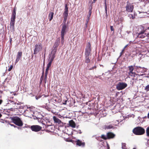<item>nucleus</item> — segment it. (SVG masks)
Segmentation results:
<instances>
[{
    "label": "nucleus",
    "instance_id": "1",
    "mask_svg": "<svg viewBox=\"0 0 149 149\" xmlns=\"http://www.w3.org/2000/svg\"><path fill=\"white\" fill-rule=\"evenodd\" d=\"M10 119L12 122L16 125L21 127L23 125V122L21 119L17 116H13L10 117Z\"/></svg>",
    "mask_w": 149,
    "mask_h": 149
},
{
    "label": "nucleus",
    "instance_id": "2",
    "mask_svg": "<svg viewBox=\"0 0 149 149\" xmlns=\"http://www.w3.org/2000/svg\"><path fill=\"white\" fill-rule=\"evenodd\" d=\"M133 132L135 135H141L145 133V130L143 128L139 126L134 128Z\"/></svg>",
    "mask_w": 149,
    "mask_h": 149
},
{
    "label": "nucleus",
    "instance_id": "3",
    "mask_svg": "<svg viewBox=\"0 0 149 149\" xmlns=\"http://www.w3.org/2000/svg\"><path fill=\"white\" fill-rule=\"evenodd\" d=\"M38 121L39 122H40L45 125V128H48L49 127L52 126L51 123H50L48 120H45L42 118H40L38 120ZM43 127L44 128L45 127Z\"/></svg>",
    "mask_w": 149,
    "mask_h": 149
},
{
    "label": "nucleus",
    "instance_id": "4",
    "mask_svg": "<svg viewBox=\"0 0 149 149\" xmlns=\"http://www.w3.org/2000/svg\"><path fill=\"white\" fill-rule=\"evenodd\" d=\"M127 86V84L125 83L124 82H119L116 85V88L118 91L122 90Z\"/></svg>",
    "mask_w": 149,
    "mask_h": 149
},
{
    "label": "nucleus",
    "instance_id": "5",
    "mask_svg": "<svg viewBox=\"0 0 149 149\" xmlns=\"http://www.w3.org/2000/svg\"><path fill=\"white\" fill-rule=\"evenodd\" d=\"M91 50V44L90 42H88L87 43L85 49V55L90 56Z\"/></svg>",
    "mask_w": 149,
    "mask_h": 149
},
{
    "label": "nucleus",
    "instance_id": "6",
    "mask_svg": "<svg viewBox=\"0 0 149 149\" xmlns=\"http://www.w3.org/2000/svg\"><path fill=\"white\" fill-rule=\"evenodd\" d=\"M35 48L34 50V54H37L40 51H41L42 49V47L41 43L38 45H35Z\"/></svg>",
    "mask_w": 149,
    "mask_h": 149
},
{
    "label": "nucleus",
    "instance_id": "7",
    "mask_svg": "<svg viewBox=\"0 0 149 149\" xmlns=\"http://www.w3.org/2000/svg\"><path fill=\"white\" fill-rule=\"evenodd\" d=\"M128 68L129 70L128 73L129 76L134 77L136 74L135 72H133L134 70L133 66L132 65L128 67Z\"/></svg>",
    "mask_w": 149,
    "mask_h": 149
},
{
    "label": "nucleus",
    "instance_id": "8",
    "mask_svg": "<svg viewBox=\"0 0 149 149\" xmlns=\"http://www.w3.org/2000/svg\"><path fill=\"white\" fill-rule=\"evenodd\" d=\"M31 128L32 131L37 132L40 130L42 129V127L38 125H33L31 126Z\"/></svg>",
    "mask_w": 149,
    "mask_h": 149
},
{
    "label": "nucleus",
    "instance_id": "9",
    "mask_svg": "<svg viewBox=\"0 0 149 149\" xmlns=\"http://www.w3.org/2000/svg\"><path fill=\"white\" fill-rule=\"evenodd\" d=\"M125 8L126 11L129 12H132L134 9L133 5L130 3H127Z\"/></svg>",
    "mask_w": 149,
    "mask_h": 149
},
{
    "label": "nucleus",
    "instance_id": "10",
    "mask_svg": "<svg viewBox=\"0 0 149 149\" xmlns=\"http://www.w3.org/2000/svg\"><path fill=\"white\" fill-rule=\"evenodd\" d=\"M53 119L54 122L58 123L60 126H63L64 125L63 123L58 118H57L56 116H54L53 117Z\"/></svg>",
    "mask_w": 149,
    "mask_h": 149
},
{
    "label": "nucleus",
    "instance_id": "11",
    "mask_svg": "<svg viewBox=\"0 0 149 149\" xmlns=\"http://www.w3.org/2000/svg\"><path fill=\"white\" fill-rule=\"evenodd\" d=\"M64 18H67L68 15V8L67 4H65L64 8V11L63 14Z\"/></svg>",
    "mask_w": 149,
    "mask_h": 149
},
{
    "label": "nucleus",
    "instance_id": "12",
    "mask_svg": "<svg viewBox=\"0 0 149 149\" xmlns=\"http://www.w3.org/2000/svg\"><path fill=\"white\" fill-rule=\"evenodd\" d=\"M66 28L67 26L66 24H63L61 31V36H64L66 32Z\"/></svg>",
    "mask_w": 149,
    "mask_h": 149
},
{
    "label": "nucleus",
    "instance_id": "13",
    "mask_svg": "<svg viewBox=\"0 0 149 149\" xmlns=\"http://www.w3.org/2000/svg\"><path fill=\"white\" fill-rule=\"evenodd\" d=\"M76 145L79 146H81L84 147L85 145V143L84 142H83L80 140L78 139L76 141Z\"/></svg>",
    "mask_w": 149,
    "mask_h": 149
},
{
    "label": "nucleus",
    "instance_id": "14",
    "mask_svg": "<svg viewBox=\"0 0 149 149\" xmlns=\"http://www.w3.org/2000/svg\"><path fill=\"white\" fill-rule=\"evenodd\" d=\"M22 56V52H17L16 55V58L15 61V63H17L21 58Z\"/></svg>",
    "mask_w": 149,
    "mask_h": 149
},
{
    "label": "nucleus",
    "instance_id": "15",
    "mask_svg": "<svg viewBox=\"0 0 149 149\" xmlns=\"http://www.w3.org/2000/svg\"><path fill=\"white\" fill-rule=\"evenodd\" d=\"M145 31H143L140 32L138 34V38H143L147 36V35L144 33Z\"/></svg>",
    "mask_w": 149,
    "mask_h": 149
},
{
    "label": "nucleus",
    "instance_id": "16",
    "mask_svg": "<svg viewBox=\"0 0 149 149\" xmlns=\"http://www.w3.org/2000/svg\"><path fill=\"white\" fill-rule=\"evenodd\" d=\"M56 49H55L54 51V50H53L52 52L51 55L49 57V59L50 61H53L54 58L55 57V55L56 53Z\"/></svg>",
    "mask_w": 149,
    "mask_h": 149
},
{
    "label": "nucleus",
    "instance_id": "17",
    "mask_svg": "<svg viewBox=\"0 0 149 149\" xmlns=\"http://www.w3.org/2000/svg\"><path fill=\"white\" fill-rule=\"evenodd\" d=\"M107 139H113L114 138L115 135L112 132H109L107 133Z\"/></svg>",
    "mask_w": 149,
    "mask_h": 149
},
{
    "label": "nucleus",
    "instance_id": "18",
    "mask_svg": "<svg viewBox=\"0 0 149 149\" xmlns=\"http://www.w3.org/2000/svg\"><path fill=\"white\" fill-rule=\"evenodd\" d=\"M16 9L15 8H14L11 16V21H15L16 18Z\"/></svg>",
    "mask_w": 149,
    "mask_h": 149
},
{
    "label": "nucleus",
    "instance_id": "19",
    "mask_svg": "<svg viewBox=\"0 0 149 149\" xmlns=\"http://www.w3.org/2000/svg\"><path fill=\"white\" fill-rule=\"evenodd\" d=\"M69 124L70 126L73 128H75L76 127V124L73 120L69 121Z\"/></svg>",
    "mask_w": 149,
    "mask_h": 149
},
{
    "label": "nucleus",
    "instance_id": "20",
    "mask_svg": "<svg viewBox=\"0 0 149 149\" xmlns=\"http://www.w3.org/2000/svg\"><path fill=\"white\" fill-rule=\"evenodd\" d=\"M54 13L53 12H50L48 18L49 19V21H51L53 19L54 16Z\"/></svg>",
    "mask_w": 149,
    "mask_h": 149
},
{
    "label": "nucleus",
    "instance_id": "21",
    "mask_svg": "<svg viewBox=\"0 0 149 149\" xmlns=\"http://www.w3.org/2000/svg\"><path fill=\"white\" fill-rule=\"evenodd\" d=\"M15 21H11L10 23V28L14 30Z\"/></svg>",
    "mask_w": 149,
    "mask_h": 149
},
{
    "label": "nucleus",
    "instance_id": "22",
    "mask_svg": "<svg viewBox=\"0 0 149 149\" xmlns=\"http://www.w3.org/2000/svg\"><path fill=\"white\" fill-rule=\"evenodd\" d=\"M85 58L86 63H88L90 62L91 58H90L89 56L85 55Z\"/></svg>",
    "mask_w": 149,
    "mask_h": 149
},
{
    "label": "nucleus",
    "instance_id": "23",
    "mask_svg": "<svg viewBox=\"0 0 149 149\" xmlns=\"http://www.w3.org/2000/svg\"><path fill=\"white\" fill-rule=\"evenodd\" d=\"M60 43V41L59 40H57L55 43L54 47V48H57L58 46Z\"/></svg>",
    "mask_w": 149,
    "mask_h": 149
},
{
    "label": "nucleus",
    "instance_id": "24",
    "mask_svg": "<svg viewBox=\"0 0 149 149\" xmlns=\"http://www.w3.org/2000/svg\"><path fill=\"white\" fill-rule=\"evenodd\" d=\"M122 148L123 149H127L126 144L125 143H122Z\"/></svg>",
    "mask_w": 149,
    "mask_h": 149
},
{
    "label": "nucleus",
    "instance_id": "25",
    "mask_svg": "<svg viewBox=\"0 0 149 149\" xmlns=\"http://www.w3.org/2000/svg\"><path fill=\"white\" fill-rule=\"evenodd\" d=\"M113 126L111 125H109L106 126L105 127V128L107 129H110L113 128Z\"/></svg>",
    "mask_w": 149,
    "mask_h": 149
},
{
    "label": "nucleus",
    "instance_id": "26",
    "mask_svg": "<svg viewBox=\"0 0 149 149\" xmlns=\"http://www.w3.org/2000/svg\"><path fill=\"white\" fill-rule=\"evenodd\" d=\"M101 138L104 140H107V136H105L104 135L102 134L101 136Z\"/></svg>",
    "mask_w": 149,
    "mask_h": 149
},
{
    "label": "nucleus",
    "instance_id": "27",
    "mask_svg": "<svg viewBox=\"0 0 149 149\" xmlns=\"http://www.w3.org/2000/svg\"><path fill=\"white\" fill-rule=\"evenodd\" d=\"M146 135L149 137V127H147L146 130Z\"/></svg>",
    "mask_w": 149,
    "mask_h": 149
},
{
    "label": "nucleus",
    "instance_id": "28",
    "mask_svg": "<svg viewBox=\"0 0 149 149\" xmlns=\"http://www.w3.org/2000/svg\"><path fill=\"white\" fill-rule=\"evenodd\" d=\"M136 70L137 72L138 71V70H140V69H143L144 68H141L140 66H136Z\"/></svg>",
    "mask_w": 149,
    "mask_h": 149
},
{
    "label": "nucleus",
    "instance_id": "29",
    "mask_svg": "<svg viewBox=\"0 0 149 149\" xmlns=\"http://www.w3.org/2000/svg\"><path fill=\"white\" fill-rule=\"evenodd\" d=\"M61 43L63 45L64 42V36H61Z\"/></svg>",
    "mask_w": 149,
    "mask_h": 149
},
{
    "label": "nucleus",
    "instance_id": "30",
    "mask_svg": "<svg viewBox=\"0 0 149 149\" xmlns=\"http://www.w3.org/2000/svg\"><path fill=\"white\" fill-rule=\"evenodd\" d=\"M129 17L130 18H132L133 19H134L135 18V16L134 15H133L132 14H130L129 15Z\"/></svg>",
    "mask_w": 149,
    "mask_h": 149
},
{
    "label": "nucleus",
    "instance_id": "31",
    "mask_svg": "<svg viewBox=\"0 0 149 149\" xmlns=\"http://www.w3.org/2000/svg\"><path fill=\"white\" fill-rule=\"evenodd\" d=\"M52 62V61H49V62L47 65V67L49 68L51 66Z\"/></svg>",
    "mask_w": 149,
    "mask_h": 149
},
{
    "label": "nucleus",
    "instance_id": "32",
    "mask_svg": "<svg viewBox=\"0 0 149 149\" xmlns=\"http://www.w3.org/2000/svg\"><path fill=\"white\" fill-rule=\"evenodd\" d=\"M104 4L105 6V11L106 14H107V2H104Z\"/></svg>",
    "mask_w": 149,
    "mask_h": 149
},
{
    "label": "nucleus",
    "instance_id": "33",
    "mask_svg": "<svg viewBox=\"0 0 149 149\" xmlns=\"http://www.w3.org/2000/svg\"><path fill=\"white\" fill-rule=\"evenodd\" d=\"M145 90L147 92L149 91V84L146 86L145 88Z\"/></svg>",
    "mask_w": 149,
    "mask_h": 149
},
{
    "label": "nucleus",
    "instance_id": "34",
    "mask_svg": "<svg viewBox=\"0 0 149 149\" xmlns=\"http://www.w3.org/2000/svg\"><path fill=\"white\" fill-rule=\"evenodd\" d=\"M44 69H43V71H42V76L41 77L40 79V80H41V81L43 79V78L44 74Z\"/></svg>",
    "mask_w": 149,
    "mask_h": 149
},
{
    "label": "nucleus",
    "instance_id": "35",
    "mask_svg": "<svg viewBox=\"0 0 149 149\" xmlns=\"http://www.w3.org/2000/svg\"><path fill=\"white\" fill-rule=\"evenodd\" d=\"M13 65H11L10 66L9 69L8 70V71H10L13 68Z\"/></svg>",
    "mask_w": 149,
    "mask_h": 149
},
{
    "label": "nucleus",
    "instance_id": "36",
    "mask_svg": "<svg viewBox=\"0 0 149 149\" xmlns=\"http://www.w3.org/2000/svg\"><path fill=\"white\" fill-rule=\"evenodd\" d=\"M110 29L111 31H113V33H114V29L113 28V26H110Z\"/></svg>",
    "mask_w": 149,
    "mask_h": 149
},
{
    "label": "nucleus",
    "instance_id": "37",
    "mask_svg": "<svg viewBox=\"0 0 149 149\" xmlns=\"http://www.w3.org/2000/svg\"><path fill=\"white\" fill-rule=\"evenodd\" d=\"M67 18H64V20L63 21V23H64V24H66L65 23L67 20Z\"/></svg>",
    "mask_w": 149,
    "mask_h": 149
},
{
    "label": "nucleus",
    "instance_id": "38",
    "mask_svg": "<svg viewBox=\"0 0 149 149\" xmlns=\"http://www.w3.org/2000/svg\"><path fill=\"white\" fill-rule=\"evenodd\" d=\"M49 68L47 67L46 69L45 70V73H48V71L49 70Z\"/></svg>",
    "mask_w": 149,
    "mask_h": 149
},
{
    "label": "nucleus",
    "instance_id": "39",
    "mask_svg": "<svg viewBox=\"0 0 149 149\" xmlns=\"http://www.w3.org/2000/svg\"><path fill=\"white\" fill-rule=\"evenodd\" d=\"M48 73H45V77H44V79L45 80H46L47 78V74Z\"/></svg>",
    "mask_w": 149,
    "mask_h": 149
},
{
    "label": "nucleus",
    "instance_id": "40",
    "mask_svg": "<svg viewBox=\"0 0 149 149\" xmlns=\"http://www.w3.org/2000/svg\"><path fill=\"white\" fill-rule=\"evenodd\" d=\"M143 69H144V68L143 69H140V70H138L137 72H143Z\"/></svg>",
    "mask_w": 149,
    "mask_h": 149
},
{
    "label": "nucleus",
    "instance_id": "41",
    "mask_svg": "<svg viewBox=\"0 0 149 149\" xmlns=\"http://www.w3.org/2000/svg\"><path fill=\"white\" fill-rule=\"evenodd\" d=\"M96 68V67L95 66L94 67H92L91 68H88V69L90 70H93L94 68Z\"/></svg>",
    "mask_w": 149,
    "mask_h": 149
},
{
    "label": "nucleus",
    "instance_id": "42",
    "mask_svg": "<svg viewBox=\"0 0 149 149\" xmlns=\"http://www.w3.org/2000/svg\"><path fill=\"white\" fill-rule=\"evenodd\" d=\"M12 38H10V45H12Z\"/></svg>",
    "mask_w": 149,
    "mask_h": 149
},
{
    "label": "nucleus",
    "instance_id": "43",
    "mask_svg": "<svg viewBox=\"0 0 149 149\" xmlns=\"http://www.w3.org/2000/svg\"><path fill=\"white\" fill-rule=\"evenodd\" d=\"M91 11H89L88 13L89 14V15H88L87 16H88L89 17H90V16H91Z\"/></svg>",
    "mask_w": 149,
    "mask_h": 149
},
{
    "label": "nucleus",
    "instance_id": "44",
    "mask_svg": "<svg viewBox=\"0 0 149 149\" xmlns=\"http://www.w3.org/2000/svg\"><path fill=\"white\" fill-rule=\"evenodd\" d=\"M92 8V6H90V7H89V11H91Z\"/></svg>",
    "mask_w": 149,
    "mask_h": 149
},
{
    "label": "nucleus",
    "instance_id": "45",
    "mask_svg": "<svg viewBox=\"0 0 149 149\" xmlns=\"http://www.w3.org/2000/svg\"><path fill=\"white\" fill-rule=\"evenodd\" d=\"M125 49L124 48H123V49H122V52H121L120 54H122V53H123L125 51Z\"/></svg>",
    "mask_w": 149,
    "mask_h": 149
},
{
    "label": "nucleus",
    "instance_id": "46",
    "mask_svg": "<svg viewBox=\"0 0 149 149\" xmlns=\"http://www.w3.org/2000/svg\"><path fill=\"white\" fill-rule=\"evenodd\" d=\"M68 101V100H65V102H64L63 103V104H66V102Z\"/></svg>",
    "mask_w": 149,
    "mask_h": 149
},
{
    "label": "nucleus",
    "instance_id": "47",
    "mask_svg": "<svg viewBox=\"0 0 149 149\" xmlns=\"http://www.w3.org/2000/svg\"><path fill=\"white\" fill-rule=\"evenodd\" d=\"M87 17H88V18L87 19L86 21V22L87 23H88V21H89V17H88V16H87Z\"/></svg>",
    "mask_w": 149,
    "mask_h": 149
},
{
    "label": "nucleus",
    "instance_id": "48",
    "mask_svg": "<svg viewBox=\"0 0 149 149\" xmlns=\"http://www.w3.org/2000/svg\"><path fill=\"white\" fill-rule=\"evenodd\" d=\"M88 23H87L86 22V23L85 24V29H86L87 27V24Z\"/></svg>",
    "mask_w": 149,
    "mask_h": 149
},
{
    "label": "nucleus",
    "instance_id": "49",
    "mask_svg": "<svg viewBox=\"0 0 149 149\" xmlns=\"http://www.w3.org/2000/svg\"><path fill=\"white\" fill-rule=\"evenodd\" d=\"M3 100H0V105L3 102Z\"/></svg>",
    "mask_w": 149,
    "mask_h": 149
},
{
    "label": "nucleus",
    "instance_id": "50",
    "mask_svg": "<svg viewBox=\"0 0 149 149\" xmlns=\"http://www.w3.org/2000/svg\"><path fill=\"white\" fill-rule=\"evenodd\" d=\"M10 125L11 126L14 127H16V126L13 124H10Z\"/></svg>",
    "mask_w": 149,
    "mask_h": 149
},
{
    "label": "nucleus",
    "instance_id": "51",
    "mask_svg": "<svg viewBox=\"0 0 149 149\" xmlns=\"http://www.w3.org/2000/svg\"><path fill=\"white\" fill-rule=\"evenodd\" d=\"M107 149H109V144L107 143Z\"/></svg>",
    "mask_w": 149,
    "mask_h": 149
},
{
    "label": "nucleus",
    "instance_id": "52",
    "mask_svg": "<svg viewBox=\"0 0 149 149\" xmlns=\"http://www.w3.org/2000/svg\"><path fill=\"white\" fill-rule=\"evenodd\" d=\"M96 0H93L92 2V3H94Z\"/></svg>",
    "mask_w": 149,
    "mask_h": 149
},
{
    "label": "nucleus",
    "instance_id": "53",
    "mask_svg": "<svg viewBox=\"0 0 149 149\" xmlns=\"http://www.w3.org/2000/svg\"><path fill=\"white\" fill-rule=\"evenodd\" d=\"M147 117L148 118H149V112L147 115Z\"/></svg>",
    "mask_w": 149,
    "mask_h": 149
},
{
    "label": "nucleus",
    "instance_id": "54",
    "mask_svg": "<svg viewBox=\"0 0 149 149\" xmlns=\"http://www.w3.org/2000/svg\"><path fill=\"white\" fill-rule=\"evenodd\" d=\"M127 45H126L124 48L125 49V48L127 47Z\"/></svg>",
    "mask_w": 149,
    "mask_h": 149
},
{
    "label": "nucleus",
    "instance_id": "55",
    "mask_svg": "<svg viewBox=\"0 0 149 149\" xmlns=\"http://www.w3.org/2000/svg\"><path fill=\"white\" fill-rule=\"evenodd\" d=\"M127 33L128 34L130 33V31H127Z\"/></svg>",
    "mask_w": 149,
    "mask_h": 149
},
{
    "label": "nucleus",
    "instance_id": "56",
    "mask_svg": "<svg viewBox=\"0 0 149 149\" xmlns=\"http://www.w3.org/2000/svg\"><path fill=\"white\" fill-rule=\"evenodd\" d=\"M2 116V115L1 113H0V118Z\"/></svg>",
    "mask_w": 149,
    "mask_h": 149
},
{
    "label": "nucleus",
    "instance_id": "57",
    "mask_svg": "<svg viewBox=\"0 0 149 149\" xmlns=\"http://www.w3.org/2000/svg\"><path fill=\"white\" fill-rule=\"evenodd\" d=\"M97 140H98L99 141H101L102 140H100L99 139H97Z\"/></svg>",
    "mask_w": 149,
    "mask_h": 149
},
{
    "label": "nucleus",
    "instance_id": "58",
    "mask_svg": "<svg viewBox=\"0 0 149 149\" xmlns=\"http://www.w3.org/2000/svg\"><path fill=\"white\" fill-rule=\"evenodd\" d=\"M104 2H107V0H104Z\"/></svg>",
    "mask_w": 149,
    "mask_h": 149
},
{
    "label": "nucleus",
    "instance_id": "59",
    "mask_svg": "<svg viewBox=\"0 0 149 149\" xmlns=\"http://www.w3.org/2000/svg\"><path fill=\"white\" fill-rule=\"evenodd\" d=\"M133 149H136V148H133Z\"/></svg>",
    "mask_w": 149,
    "mask_h": 149
},
{
    "label": "nucleus",
    "instance_id": "60",
    "mask_svg": "<svg viewBox=\"0 0 149 149\" xmlns=\"http://www.w3.org/2000/svg\"><path fill=\"white\" fill-rule=\"evenodd\" d=\"M33 55L32 56V58H33Z\"/></svg>",
    "mask_w": 149,
    "mask_h": 149
},
{
    "label": "nucleus",
    "instance_id": "61",
    "mask_svg": "<svg viewBox=\"0 0 149 149\" xmlns=\"http://www.w3.org/2000/svg\"><path fill=\"white\" fill-rule=\"evenodd\" d=\"M148 29H149V27L148 28Z\"/></svg>",
    "mask_w": 149,
    "mask_h": 149
}]
</instances>
